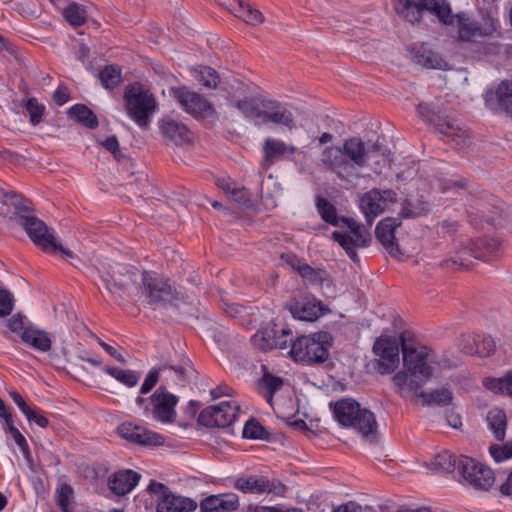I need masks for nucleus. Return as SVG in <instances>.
Segmentation results:
<instances>
[{"instance_id": "nucleus-1", "label": "nucleus", "mask_w": 512, "mask_h": 512, "mask_svg": "<svg viewBox=\"0 0 512 512\" xmlns=\"http://www.w3.org/2000/svg\"><path fill=\"white\" fill-rule=\"evenodd\" d=\"M387 149L378 141L366 144L359 137L344 140L341 147L325 148L320 155L323 168L348 185L362 177L360 170L376 156H386Z\"/></svg>"}, {"instance_id": "nucleus-2", "label": "nucleus", "mask_w": 512, "mask_h": 512, "mask_svg": "<svg viewBox=\"0 0 512 512\" xmlns=\"http://www.w3.org/2000/svg\"><path fill=\"white\" fill-rule=\"evenodd\" d=\"M401 351L403 355L402 371L393 377L396 392L402 398H408L417 392L431 379L434 372L432 364L436 363L434 353L426 346L409 347L401 334Z\"/></svg>"}, {"instance_id": "nucleus-3", "label": "nucleus", "mask_w": 512, "mask_h": 512, "mask_svg": "<svg viewBox=\"0 0 512 512\" xmlns=\"http://www.w3.org/2000/svg\"><path fill=\"white\" fill-rule=\"evenodd\" d=\"M138 299L153 310L169 307L177 308L179 293L157 273L144 271L138 288Z\"/></svg>"}, {"instance_id": "nucleus-4", "label": "nucleus", "mask_w": 512, "mask_h": 512, "mask_svg": "<svg viewBox=\"0 0 512 512\" xmlns=\"http://www.w3.org/2000/svg\"><path fill=\"white\" fill-rule=\"evenodd\" d=\"M330 407L336 421L344 427H352L363 437L373 435L377 430V422L374 413L361 408L360 404L351 398H343L335 403L331 402Z\"/></svg>"}, {"instance_id": "nucleus-5", "label": "nucleus", "mask_w": 512, "mask_h": 512, "mask_svg": "<svg viewBox=\"0 0 512 512\" xmlns=\"http://www.w3.org/2000/svg\"><path fill=\"white\" fill-rule=\"evenodd\" d=\"M178 401V396L170 393L165 385H160L148 398L138 396L135 400L142 408L143 416L162 424L176 421Z\"/></svg>"}, {"instance_id": "nucleus-6", "label": "nucleus", "mask_w": 512, "mask_h": 512, "mask_svg": "<svg viewBox=\"0 0 512 512\" xmlns=\"http://www.w3.org/2000/svg\"><path fill=\"white\" fill-rule=\"evenodd\" d=\"M501 251V243L492 238H478L461 243L454 258L441 263L443 267L455 269L456 266L469 267L468 259L472 257L485 262L496 259Z\"/></svg>"}, {"instance_id": "nucleus-7", "label": "nucleus", "mask_w": 512, "mask_h": 512, "mask_svg": "<svg viewBox=\"0 0 512 512\" xmlns=\"http://www.w3.org/2000/svg\"><path fill=\"white\" fill-rule=\"evenodd\" d=\"M124 99L128 115L140 127H146L149 117L157 108L154 96L136 83L126 87Z\"/></svg>"}, {"instance_id": "nucleus-8", "label": "nucleus", "mask_w": 512, "mask_h": 512, "mask_svg": "<svg viewBox=\"0 0 512 512\" xmlns=\"http://www.w3.org/2000/svg\"><path fill=\"white\" fill-rule=\"evenodd\" d=\"M323 336L318 334L315 338L310 336H300L296 340H292L289 355L294 361L305 365H315L324 363L329 358L328 346L324 344Z\"/></svg>"}, {"instance_id": "nucleus-9", "label": "nucleus", "mask_w": 512, "mask_h": 512, "mask_svg": "<svg viewBox=\"0 0 512 512\" xmlns=\"http://www.w3.org/2000/svg\"><path fill=\"white\" fill-rule=\"evenodd\" d=\"M170 95L186 113L196 119L210 117L215 114L213 104L203 95L193 91L187 86L171 88Z\"/></svg>"}, {"instance_id": "nucleus-10", "label": "nucleus", "mask_w": 512, "mask_h": 512, "mask_svg": "<svg viewBox=\"0 0 512 512\" xmlns=\"http://www.w3.org/2000/svg\"><path fill=\"white\" fill-rule=\"evenodd\" d=\"M344 227L349 229V233L334 231L331 237L345 250L352 261L357 262L359 258L356 248L367 247L371 241V235L361 224L352 218L348 219Z\"/></svg>"}, {"instance_id": "nucleus-11", "label": "nucleus", "mask_w": 512, "mask_h": 512, "mask_svg": "<svg viewBox=\"0 0 512 512\" xmlns=\"http://www.w3.org/2000/svg\"><path fill=\"white\" fill-rule=\"evenodd\" d=\"M458 474L475 488L487 490L494 483L493 471L471 457L459 455Z\"/></svg>"}, {"instance_id": "nucleus-12", "label": "nucleus", "mask_w": 512, "mask_h": 512, "mask_svg": "<svg viewBox=\"0 0 512 512\" xmlns=\"http://www.w3.org/2000/svg\"><path fill=\"white\" fill-rule=\"evenodd\" d=\"M292 340V330L278 324L257 331L251 338L253 345L262 351L286 349L291 346Z\"/></svg>"}, {"instance_id": "nucleus-13", "label": "nucleus", "mask_w": 512, "mask_h": 512, "mask_svg": "<svg viewBox=\"0 0 512 512\" xmlns=\"http://www.w3.org/2000/svg\"><path fill=\"white\" fill-rule=\"evenodd\" d=\"M238 412L239 406L236 401H222L203 409L198 416V423L205 427L225 428L236 420Z\"/></svg>"}, {"instance_id": "nucleus-14", "label": "nucleus", "mask_w": 512, "mask_h": 512, "mask_svg": "<svg viewBox=\"0 0 512 512\" xmlns=\"http://www.w3.org/2000/svg\"><path fill=\"white\" fill-rule=\"evenodd\" d=\"M400 345L395 338L379 337L373 345L376 359L375 369L378 373L391 374L399 365Z\"/></svg>"}, {"instance_id": "nucleus-15", "label": "nucleus", "mask_w": 512, "mask_h": 512, "mask_svg": "<svg viewBox=\"0 0 512 512\" xmlns=\"http://www.w3.org/2000/svg\"><path fill=\"white\" fill-rule=\"evenodd\" d=\"M97 273L106 290L114 298L120 299L123 298L130 284L135 281L134 278L136 276V273L126 266H119L116 271H113V274L109 271H101L100 269H97Z\"/></svg>"}, {"instance_id": "nucleus-16", "label": "nucleus", "mask_w": 512, "mask_h": 512, "mask_svg": "<svg viewBox=\"0 0 512 512\" xmlns=\"http://www.w3.org/2000/svg\"><path fill=\"white\" fill-rule=\"evenodd\" d=\"M286 308L295 319L302 321H315L323 314V305L321 301L314 297L300 295L292 298Z\"/></svg>"}, {"instance_id": "nucleus-17", "label": "nucleus", "mask_w": 512, "mask_h": 512, "mask_svg": "<svg viewBox=\"0 0 512 512\" xmlns=\"http://www.w3.org/2000/svg\"><path fill=\"white\" fill-rule=\"evenodd\" d=\"M19 224L35 245L44 251H48V246L55 238L53 230L49 229L42 220L35 216L22 215L19 217Z\"/></svg>"}, {"instance_id": "nucleus-18", "label": "nucleus", "mask_w": 512, "mask_h": 512, "mask_svg": "<svg viewBox=\"0 0 512 512\" xmlns=\"http://www.w3.org/2000/svg\"><path fill=\"white\" fill-rule=\"evenodd\" d=\"M117 431L122 438L140 445L159 446L165 442L162 435L131 422L122 423L118 426Z\"/></svg>"}, {"instance_id": "nucleus-19", "label": "nucleus", "mask_w": 512, "mask_h": 512, "mask_svg": "<svg viewBox=\"0 0 512 512\" xmlns=\"http://www.w3.org/2000/svg\"><path fill=\"white\" fill-rule=\"evenodd\" d=\"M411 60L427 69L447 70L448 62L424 43H415L409 49Z\"/></svg>"}, {"instance_id": "nucleus-20", "label": "nucleus", "mask_w": 512, "mask_h": 512, "mask_svg": "<svg viewBox=\"0 0 512 512\" xmlns=\"http://www.w3.org/2000/svg\"><path fill=\"white\" fill-rule=\"evenodd\" d=\"M159 129L167 141L177 146L189 143L193 137L192 132L184 123L168 116L159 122Z\"/></svg>"}, {"instance_id": "nucleus-21", "label": "nucleus", "mask_w": 512, "mask_h": 512, "mask_svg": "<svg viewBox=\"0 0 512 512\" xmlns=\"http://www.w3.org/2000/svg\"><path fill=\"white\" fill-rule=\"evenodd\" d=\"M398 226H400L398 219L385 218L377 224L375 229L377 239L392 257H397L400 254V249L395 239V230Z\"/></svg>"}, {"instance_id": "nucleus-22", "label": "nucleus", "mask_w": 512, "mask_h": 512, "mask_svg": "<svg viewBox=\"0 0 512 512\" xmlns=\"http://www.w3.org/2000/svg\"><path fill=\"white\" fill-rule=\"evenodd\" d=\"M486 104L495 111H504L512 117V81H502L494 93H487Z\"/></svg>"}, {"instance_id": "nucleus-23", "label": "nucleus", "mask_w": 512, "mask_h": 512, "mask_svg": "<svg viewBox=\"0 0 512 512\" xmlns=\"http://www.w3.org/2000/svg\"><path fill=\"white\" fill-rule=\"evenodd\" d=\"M197 502L189 497L173 493L171 490L161 496L157 503V512H193Z\"/></svg>"}, {"instance_id": "nucleus-24", "label": "nucleus", "mask_w": 512, "mask_h": 512, "mask_svg": "<svg viewBox=\"0 0 512 512\" xmlns=\"http://www.w3.org/2000/svg\"><path fill=\"white\" fill-rule=\"evenodd\" d=\"M140 478L141 475L131 469L119 470L109 477L108 485L114 494L124 496L134 489Z\"/></svg>"}, {"instance_id": "nucleus-25", "label": "nucleus", "mask_w": 512, "mask_h": 512, "mask_svg": "<svg viewBox=\"0 0 512 512\" xmlns=\"http://www.w3.org/2000/svg\"><path fill=\"white\" fill-rule=\"evenodd\" d=\"M199 507L201 512H230L239 507V499L233 493L210 495L200 502Z\"/></svg>"}, {"instance_id": "nucleus-26", "label": "nucleus", "mask_w": 512, "mask_h": 512, "mask_svg": "<svg viewBox=\"0 0 512 512\" xmlns=\"http://www.w3.org/2000/svg\"><path fill=\"white\" fill-rule=\"evenodd\" d=\"M436 130L457 149H463L470 144L467 130L460 127L455 121H444L436 126Z\"/></svg>"}, {"instance_id": "nucleus-27", "label": "nucleus", "mask_w": 512, "mask_h": 512, "mask_svg": "<svg viewBox=\"0 0 512 512\" xmlns=\"http://www.w3.org/2000/svg\"><path fill=\"white\" fill-rule=\"evenodd\" d=\"M381 197L380 190L374 188L360 198V209L369 225H372L374 219L385 211V203Z\"/></svg>"}, {"instance_id": "nucleus-28", "label": "nucleus", "mask_w": 512, "mask_h": 512, "mask_svg": "<svg viewBox=\"0 0 512 512\" xmlns=\"http://www.w3.org/2000/svg\"><path fill=\"white\" fill-rule=\"evenodd\" d=\"M419 4L422 17L424 12H429L436 16L441 24L454 27L451 6L447 0H419Z\"/></svg>"}, {"instance_id": "nucleus-29", "label": "nucleus", "mask_w": 512, "mask_h": 512, "mask_svg": "<svg viewBox=\"0 0 512 512\" xmlns=\"http://www.w3.org/2000/svg\"><path fill=\"white\" fill-rule=\"evenodd\" d=\"M296 148L287 146L283 141L267 138L263 146L262 168L267 170L276 161L281 159L287 152L294 153Z\"/></svg>"}, {"instance_id": "nucleus-30", "label": "nucleus", "mask_w": 512, "mask_h": 512, "mask_svg": "<svg viewBox=\"0 0 512 512\" xmlns=\"http://www.w3.org/2000/svg\"><path fill=\"white\" fill-rule=\"evenodd\" d=\"M263 106L266 108V110L262 124L272 122L286 126L289 129H292L295 126L292 113L284 106H282L281 103L273 101L268 102L267 104H263Z\"/></svg>"}, {"instance_id": "nucleus-31", "label": "nucleus", "mask_w": 512, "mask_h": 512, "mask_svg": "<svg viewBox=\"0 0 512 512\" xmlns=\"http://www.w3.org/2000/svg\"><path fill=\"white\" fill-rule=\"evenodd\" d=\"M21 340L41 352H48L51 349L52 341L48 333L36 327H25L20 334Z\"/></svg>"}, {"instance_id": "nucleus-32", "label": "nucleus", "mask_w": 512, "mask_h": 512, "mask_svg": "<svg viewBox=\"0 0 512 512\" xmlns=\"http://www.w3.org/2000/svg\"><path fill=\"white\" fill-rule=\"evenodd\" d=\"M315 206L321 219L334 227H344L349 217L338 216L336 207L322 196H317Z\"/></svg>"}, {"instance_id": "nucleus-33", "label": "nucleus", "mask_w": 512, "mask_h": 512, "mask_svg": "<svg viewBox=\"0 0 512 512\" xmlns=\"http://www.w3.org/2000/svg\"><path fill=\"white\" fill-rule=\"evenodd\" d=\"M392 3L396 14L405 21L412 25L422 21L419 0H392Z\"/></svg>"}, {"instance_id": "nucleus-34", "label": "nucleus", "mask_w": 512, "mask_h": 512, "mask_svg": "<svg viewBox=\"0 0 512 512\" xmlns=\"http://www.w3.org/2000/svg\"><path fill=\"white\" fill-rule=\"evenodd\" d=\"M233 487L245 494H263L267 488V478L248 475L235 479Z\"/></svg>"}, {"instance_id": "nucleus-35", "label": "nucleus", "mask_w": 512, "mask_h": 512, "mask_svg": "<svg viewBox=\"0 0 512 512\" xmlns=\"http://www.w3.org/2000/svg\"><path fill=\"white\" fill-rule=\"evenodd\" d=\"M488 428L498 441H503L506 434L507 418L504 410L493 408L487 414Z\"/></svg>"}, {"instance_id": "nucleus-36", "label": "nucleus", "mask_w": 512, "mask_h": 512, "mask_svg": "<svg viewBox=\"0 0 512 512\" xmlns=\"http://www.w3.org/2000/svg\"><path fill=\"white\" fill-rule=\"evenodd\" d=\"M454 26L458 27L459 38L462 41H472L478 34V24L472 21L465 13L452 14Z\"/></svg>"}, {"instance_id": "nucleus-37", "label": "nucleus", "mask_w": 512, "mask_h": 512, "mask_svg": "<svg viewBox=\"0 0 512 512\" xmlns=\"http://www.w3.org/2000/svg\"><path fill=\"white\" fill-rule=\"evenodd\" d=\"M236 7H234V15L249 25H259L264 21L263 14L253 8L250 4L245 3L243 0H233Z\"/></svg>"}, {"instance_id": "nucleus-38", "label": "nucleus", "mask_w": 512, "mask_h": 512, "mask_svg": "<svg viewBox=\"0 0 512 512\" xmlns=\"http://www.w3.org/2000/svg\"><path fill=\"white\" fill-rule=\"evenodd\" d=\"M68 116L89 129H96L99 125L97 116L84 104H75L70 107Z\"/></svg>"}, {"instance_id": "nucleus-39", "label": "nucleus", "mask_w": 512, "mask_h": 512, "mask_svg": "<svg viewBox=\"0 0 512 512\" xmlns=\"http://www.w3.org/2000/svg\"><path fill=\"white\" fill-rule=\"evenodd\" d=\"M221 309L223 312L230 318H233L238 321L240 325H249L251 320V312L248 307L237 303H229L226 300H222Z\"/></svg>"}, {"instance_id": "nucleus-40", "label": "nucleus", "mask_w": 512, "mask_h": 512, "mask_svg": "<svg viewBox=\"0 0 512 512\" xmlns=\"http://www.w3.org/2000/svg\"><path fill=\"white\" fill-rule=\"evenodd\" d=\"M236 107L247 117L254 120L255 125H261L265 110H262L257 100L245 98L236 103Z\"/></svg>"}, {"instance_id": "nucleus-41", "label": "nucleus", "mask_w": 512, "mask_h": 512, "mask_svg": "<svg viewBox=\"0 0 512 512\" xmlns=\"http://www.w3.org/2000/svg\"><path fill=\"white\" fill-rule=\"evenodd\" d=\"M103 370L127 387H134L138 384L141 374L134 370H123L118 367L105 366Z\"/></svg>"}, {"instance_id": "nucleus-42", "label": "nucleus", "mask_w": 512, "mask_h": 512, "mask_svg": "<svg viewBox=\"0 0 512 512\" xmlns=\"http://www.w3.org/2000/svg\"><path fill=\"white\" fill-rule=\"evenodd\" d=\"M414 396L420 397L423 399L425 405H448L452 401V392L450 389L443 387L440 390H434L430 393H426L421 391V389L414 394Z\"/></svg>"}, {"instance_id": "nucleus-43", "label": "nucleus", "mask_w": 512, "mask_h": 512, "mask_svg": "<svg viewBox=\"0 0 512 512\" xmlns=\"http://www.w3.org/2000/svg\"><path fill=\"white\" fill-rule=\"evenodd\" d=\"M260 388H262L264 392V397L267 402L271 405L273 401L274 394L279 391L283 385L284 381L281 377L270 374L269 372H265L259 382Z\"/></svg>"}, {"instance_id": "nucleus-44", "label": "nucleus", "mask_w": 512, "mask_h": 512, "mask_svg": "<svg viewBox=\"0 0 512 512\" xmlns=\"http://www.w3.org/2000/svg\"><path fill=\"white\" fill-rule=\"evenodd\" d=\"M62 15L74 27L83 25L87 18L85 8L75 2L69 3L66 7L62 8Z\"/></svg>"}, {"instance_id": "nucleus-45", "label": "nucleus", "mask_w": 512, "mask_h": 512, "mask_svg": "<svg viewBox=\"0 0 512 512\" xmlns=\"http://www.w3.org/2000/svg\"><path fill=\"white\" fill-rule=\"evenodd\" d=\"M99 79L105 89L112 90L121 82V68L118 65H108L100 71Z\"/></svg>"}, {"instance_id": "nucleus-46", "label": "nucleus", "mask_w": 512, "mask_h": 512, "mask_svg": "<svg viewBox=\"0 0 512 512\" xmlns=\"http://www.w3.org/2000/svg\"><path fill=\"white\" fill-rule=\"evenodd\" d=\"M459 456L449 452L443 451L437 454L434 458L433 465L435 469L446 473L458 471Z\"/></svg>"}, {"instance_id": "nucleus-47", "label": "nucleus", "mask_w": 512, "mask_h": 512, "mask_svg": "<svg viewBox=\"0 0 512 512\" xmlns=\"http://www.w3.org/2000/svg\"><path fill=\"white\" fill-rule=\"evenodd\" d=\"M195 79L207 88H216L219 83V75L215 69L209 66H201L194 72Z\"/></svg>"}, {"instance_id": "nucleus-48", "label": "nucleus", "mask_w": 512, "mask_h": 512, "mask_svg": "<svg viewBox=\"0 0 512 512\" xmlns=\"http://www.w3.org/2000/svg\"><path fill=\"white\" fill-rule=\"evenodd\" d=\"M73 488L67 484H60L55 491L56 503L62 512H72L70 503L73 500Z\"/></svg>"}, {"instance_id": "nucleus-49", "label": "nucleus", "mask_w": 512, "mask_h": 512, "mask_svg": "<svg viewBox=\"0 0 512 512\" xmlns=\"http://www.w3.org/2000/svg\"><path fill=\"white\" fill-rule=\"evenodd\" d=\"M300 276L313 285H321L328 277L325 270L313 268L310 265H302L300 268Z\"/></svg>"}, {"instance_id": "nucleus-50", "label": "nucleus", "mask_w": 512, "mask_h": 512, "mask_svg": "<svg viewBox=\"0 0 512 512\" xmlns=\"http://www.w3.org/2000/svg\"><path fill=\"white\" fill-rule=\"evenodd\" d=\"M242 435L247 439H265L268 432L255 418H251L245 423Z\"/></svg>"}, {"instance_id": "nucleus-51", "label": "nucleus", "mask_w": 512, "mask_h": 512, "mask_svg": "<svg viewBox=\"0 0 512 512\" xmlns=\"http://www.w3.org/2000/svg\"><path fill=\"white\" fill-rule=\"evenodd\" d=\"M25 109L29 115L30 122L37 125L42 121L45 112V106L40 104L36 98L31 97L26 101Z\"/></svg>"}, {"instance_id": "nucleus-52", "label": "nucleus", "mask_w": 512, "mask_h": 512, "mask_svg": "<svg viewBox=\"0 0 512 512\" xmlns=\"http://www.w3.org/2000/svg\"><path fill=\"white\" fill-rule=\"evenodd\" d=\"M480 341V335L462 334L459 339V348L467 355H474L477 351V344Z\"/></svg>"}, {"instance_id": "nucleus-53", "label": "nucleus", "mask_w": 512, "mask_h": 512, "mask_svg": "<svg viewBox=\"0 0 512 512\" xmlns=\"http://www.w3.org/2000/svg\"><path fill=\"white\" fill-rule=\"evenodd\" d=\"M7 431L11 434L12 438L14 439L15 443L20 448L21 452L23 453L24 457L29 459L30 457V449L29 445L25 439V437L21 434V432L14 426V422H10L6 424Z\"/></svg>"}, {"instance_id": "nucleus-54", "label": "nucleus", "mask_w": 512, "mask_h": 512, "mask_svg": "<svg viewBox=\"0 0 512 512\" xmlns=\"http://www.w3.org/2000/svg\"><path fill=\"white\" fill-rule=\"evenodd\" d=\"M500 29V23L490 15L483 17L482 23L478 25L479 36H492Z\"/></svg>"}, {"instance_id": "nucleus-55", "label": "nucleus", "mask_w": 512, "mask_h": 512, "mask_svg": "<svg viewBox=\"0 0 512 512\" xmlns=\"http://www.w3.org/2000/svg\"><path fill=\"white\" fill-rule=\"evenodd\" d=\"M490 454L496 462H501L512 458V443H507L503 446L491 445L489 448Z\"/></svg>"}, {"instance_id": "nucleus-56", "label": "nucleus", "mask_w": 512, "mask_h": 512, "mask_svg": "<svg viewBox=\"0 0 512 512\" xmlns=\"http://www.w3.org/2000/svg\"><path fill=\"white\" fill-rule=\"evenodd\" d=\"M4 203L14 206L15 209L19 212L28 211L30 209L29 201L24 199L21 195H17L13 192L4 194Z\"/></svg>"}, {"instance_id": "nucleus-57", "label": "nucleus", "mask_w": 512, "mask_h": 512, "mask_svg": "<svg viewBox=\"0 0 512 512\" xmlns=\"http://www.w3.org/2000/svg\"><path fill=\"white\" fill-rule=\"evenodd\" d=\"M160 373H162L161 367L153 368L148 372L140 388L141 395L149 393L155 387L160 378Z\"/></svg>"}, {"instance_id": "nucleus-58", "label": "nucleus", "mask_w": 512, "mask_h": 512, "mask_svg": "<svg viewBox=\"0 0 512 512\" xmlns=\"http://www.w3.org/2000/svg\"><path fill=\"white\" fill-rule=\"evenodd\" d=\"M495 341L491 336L480 335V341L477 344L476 354L480 357H488L495 350Z\"/></svg>"}, {"instance_id": "nucleus-59", "label": "nucleus", "mask_w": 512, "mask_h": 512, "mask_svg": "<svg viewBox=\"0 0 512 512\" xmlns=\"http://www.w3.org/2000/svg\"><path fill=\"white\" fill-rule=\"evenodd\" d=\"M429 210H430V208H429L428 204H426L425 207L418 209V208H414L412 203L410 201L406 200L402 204L400 215H401V217L406 218V219L416 218V217H419L422 214L428 212Z\"/></svg>"}, {"instance_id": "nucleus-60", "label": "nucleus", "mask_w": 512, "mask_h": 512, "mask_svg": "<svg viewBox=\"0 0 512 512\" xmlns=\"http://www.w3.org/2000/svg\"><path fill=\"white\" fill-rule=\"evenodd\" d=\"M13 310V296L10 292L0 289V317L9 315Z\"/></svg>"}, {"instance_id": "nucleus-61", "label": "nucleus", "mask_w": 512, "mask_h": 512, "mask_svg": "<svg viewBox=\"0 0 512 512\" xmlns=\"http://www.w3.org/2000/svg\"><path fill=\"white\" fill-rule=\"evenodd\" d=\"M161 370H162V373H166V372L173 373V375H174L173 381L176 384H182L185 381L186 369L181 365H178V366L164 365V366H161Z\"/></svg>"}, {"instance_id": "nucleus-62", "label": "nucleus", "mask_w": 512, "mask_h": 512, "mask_svg": "<svg viewBox=\"0 0 512 512\" xmlns=\"http://www.w3.org/2000/svg\"><path fill=\"white\" fill-rule=\"evenodd\" d=\"M102 145L107 151L113 154L116 160H120L123 157L116 136H109L102 142Z\"/></svg>"}, {"instance_id": "nucleus-63", "label": "nucleus", "mask_w": 512, "mask_h": 512, "mask_svg": "<svg viewBox=\"0 0 512 512\" xmlns=\"http://www.w3.org/2000/svg\"><path fill=\"white\" fill-rule=\"evenodd\" d=\"M10 398L13 400V402L18 406L20 411L25 415L26 418H29V415H31V409L22 395L17 391H11L9 392Z\"/></svg>"}, {"instance_id": "nucleus-64", "label": "nucleus", "mask_w": 512, "mask_h": 512, "mask_svg": "<svg viewBox=\"0 0 512 512\" xmlns=\"http://www.w3.org/2000/svg\"><path fill=\"white\" fill-rule=\"evenodd\" d=\"M53 101L56 105L62 106L67 103L70 99V91L67 86L59 85L53 93Z\"/></svg>"}]
</instances>
